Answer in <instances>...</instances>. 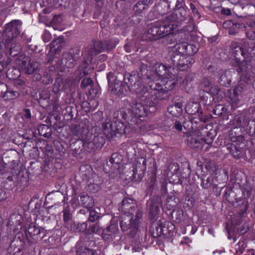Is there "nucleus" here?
Here are the masks:
<instances>
[{
  "mask_svg": "<svg viewBox=\"0 0 255 255\" xmlns=\"http://www.w3.org/2000/svg\"><path fill=\"white\" fill-rule=\"evenodd\" d=\"M39 64L37 62H32L30 61L29 64L26 66L25 68L23 70L24 72L28 74H31L37 70L39 68Z\"/></svg>",
  "mask_w": 255,
  "mask_h": 255,
  "instance_id": "864d4df0",
  "label": "nucleus"
},
{
  "mask_svg": "<svg viewBox=\"0 0 255 255\" xmlns=\"http://www.w3.org/2000/svg\"><path fill=\"white\" fill-rule=\"evenodd\" d=\"M137 208V205L134 199L130 198H125L122 201L119 210L123 213V215H132L133 216Z\"/></svg>",
  "mask_w": 255,
  "mask_h": 255,
  "instance_id": "6ab92c4d",
  "label": "nucleus"
},
{
  "mask_svg": "<svg viewBox=\"0 0 255 255\" xmlns=\"http://www.w3.org/2000/svg\"><path fill=\"white\" fill-rule=\"evenodd\" d=\"M21 46L19 44H12L9 48V54L12 57L18 55L21 51Z\"/></svg>",
  "mask_w": 255,
  "mask_h": 255,
  "instance_id": "e2e57ef3",
  "label": "nucleus"
},
{
  "mask_svg": "<svg viewBox=\"0 0 255 255\" xmlns=\"http://www.w3.org/2000/svg\"><path fill=\"white\" fill-rule=\"evenodd\" d=\"M186 45V42H181L176 44L173 46L170 47V48L171 51H173L177 54L185 56Z\"/></svg>",
  "mask_w": 255,
  "mask_h": 255,
  "instance_id": "de8ad7c7",
  "label": "nucleus"
},
{
  "mask_svg": "<svg viewBox=\"0 0 255 255\" xmlns=\"http://www.w3.org/2000/svg\"><path fill=\"white\" fill-rule=\"evenodd\" d=\"M64 223L70 222L72 220L73 214L71 207L67 204L62 211Z\"/></svg>",
  "mask_w": 255,
  "mask_h": 255,
  "instance_id": "37998d69",
  "label": "nucleus"
},
{
  "mask_svg": "<svg viewBox=\"0 0 255 255\" xmlns=\"http://www.w3.org/2000/svg\"><path fill=\"white\" fill-rule=\"evenodd\" d=\"M82 55L79 47L71 48L68 52L63 53L61 59L57 61V67L61 70L65 68H73Z\"/></svg>",
  "mask_w": 255,
  "mask_h": 255,
  "instance_id": "6e6552de",
  "label": "nucleus"
},
{
  "mask_svg": "<svg viewBox=\"0 0 255 255\" xmlns=\"http://www.w3.org/2000/svg\"><path fill=\"white\" fill-rule=\"evenodd\" d=\"M187 11L184 7L181 5L178 7L175 11L166 17V21L168 23L172 24V22L181 23L182 22L187 20Z\"/></svg>",
  "mask_w": 255,
  "mask_h": 255,
  "instance_id": "2eb2a0df",
  "label": "nucleus"
},
{
  "mask_svg": "<svg viewBox=\"0 0 255 255\" xmlns=\"http://www.w3.org/2000/svg\"><path fill=\"white\" fill-rule=\"evenodd\" d=\"M119 234L118 223L112 220L111 222V224L103 230L102 237L104 240L110 242L117 237H120Z\"/></svg>",
  "mask_w": 255,
  "mask_h": 255,
  "instance_id": "f3484780",
  "label": "nucleus"
},
{
  "mask_svg": "<svg viewBox=\"0 0 255 255\" xmlns=\"http://www.w3.org/2000/svg\"><path fill=\"white\" fill-rule=\"evenodd\" d=\"M129 79L133 82L129 86L130 90L136 92L137 98L149 108L155 107L157 100H168L170 96L169 91L177 84L176 80H168L164 86L157 81H150L147 87L143 84L142 78L137 75Z\"/></svg>",
  "mask_w": 255,
  "mask_h": 255,
  "instance_id": "f03ea898",
  "label": "nucleus"
},
{
  "mask_svg": "<svg viewBox=\"0 0 255 255\" xmlns=\"http://www.w3.org/2000/svg\"><path fill=\"white\" fill-rule=\"evenodd\" d=\"M120 168V164L111 162H107L104 166V171L109 174H117Z\"/></svg>",
  "mask_w": 255,
  "mask_h": 255,
  "instance_id": "ea45409f",
  "label": "nucleus"
},
{
  "mask_svg": "<svg viewBox=\"0 0 255 255\" xmlns=\"http://www.w3.org/2000/svg\"><path fill=\"white\" fill-rule=\"evenodd\" d=\"M176 70L172 66L167 67L165 65L160 63L155 65V71L159 77L168 79V80H175L177 77Z\"/></svg>",
  "mask_w": 255,
  "mask_h": 255,
  "instance_id": "ddd939ff",
  "label": "nucleus"
},
{
  "mask_svg": "<svg viewBox=\"0 0 255 255\" xmlns=\"http://www.w3.org/2000/svg\"><path fill=\"white\" fill-rule=\"evenodd\" d=\"M70 127L72 134L77 137L79 140H83L84 138L86 139V137L88 136V133L90 131L88 126L85 123L81 122L79 124H72Z\"/></svg>",
  "mask_w": 255,
  "mask_h": 255,
  "instance_id": "aec40b11",
  "label": "nucleus"
},
{
  "mask_svg": "<svg viewBox=\"0 0 255 255\" xmlns=\"http://www.w3.org/2000/svg\"><path fill=\"white\" fill-rule=\"evenodd\" d=\"M20 96V93L13 89H8L7 87V91L4 95L3 98H5V100H10L12 99H15Z\"/></svg>",
  "mask_w": 255,
  "mask_h": 255,
  "instance_id": "603ef678",
  "label": "nucleus"
},
{
  "mask_svg": "<svg viewBox=\"0 0 255 255\" xmlns=\"http://www.w3.org/2000/svg\"><path fill=\"white\" fill-rule=\"evenodd\" d=\"M171 216L172 219L178 223L181 222L183 220V212L181 210H173Z\"/></svg>",
  "mask_w": 255,
  "mask_h": 255,
  "instance_id": "0e129e2a",
  "label": "nucleus"
},
{
  "mask_svg": "<svg viewBox=\"0 0 255 255\" xmlns=\"http://www.w3.org/2000/svg\"><path fill=\"white\" fill-rule=\"evenodd\" d=\"M132 180L140 182L144 176L146 170V160L140 157L137 158L135 164L132 166Z\"/></svg>",
  "mask_w": 255,
  "mask_h": 255,
  "instance_id": "f8f14e48",
  "label": "nucleus"
},
{
  "mask_svg": "<svg viewBox=\"0 0 255 255\" xmlns=\"http://www.w3.org/2000/svg\"><path fill=\"white\" fill-rule=\"evenodd\" d=\"M247 247L246 242L244 239H241L235 246V250L237 254H242Z\"/></svg>",
  "mask_w": 255,
  "mask_h": 255,
  "instance_id": "680f3d73",
  "label": "nucleus"
},
{
  "mask_svg": "<svg viewBox=\"0 0 255 255\" xmlns=\"http://www.w3.org/2000/svg\"><path fill=\"white\" fill-rule=\"evenodd\" d=\"M169 228L174 229L175 226L172 223L166 221L162 222L161 230L162 231V235L166 236L168 234L167 229Z\"/></svg>",
  "mask_w": 255,
  "mask_h": 255,
  "instance_id": "69168bd1",
  "label": "nucleus"
},
{
  "mask_svg": "<svg viewBox=\"0 0 255 255\" xmlns=\"http://www.w3.org/2000/svg\"><path fill=\"white\" fill-rule=\"evenodd\" d=\"M77 255H94L96 251L83 246V242L81 239L75 246Z\"/></svg>",
  "mask_w": 255,
  "mask_h": 255,
  "instance_id": "b1692460",
  "label": "nucleus"
},
{
  "mask_svg": "<svg viewBox=\"0 0 255 255\" xmlns=\"http://www.w3.org/2000/svg\"><path fill=\"white\" fill-rule=\"evenodd\" d=\"M230 48L235 57L232 66L239 76L238 84L235 87L234 95L230 97L231 104L234 107L239 103L240 97L246 95L249 92L252 80L255 78V64L253 61L255 45L244 42L240 45L233 41Z\"/></svg>",
  "mask_w": 255,
  "mask_h": 255,
  "instance_id": "f257e3e1",
  "label": "nucleus"
},
{
  "mask_svg": "<svg viewBox=\"0 0 255 255\" xmlns=\"http://www.w3.org/2000/svg\"><path fill=\"white\" fill-rule=\"evenodd\" d=\"M202 140L203 141V144L205 143L208 145L211 144L213 143L214 136L212 133L208 130V133H206L204 136H201Z\"/></svg>",
  "mask_w": 255,
  "mask_h": 255,
  "instance_id": "338daca9",
  "label": "nucleus"
},
{
  "mask_svg": "<svg viewBox=\"0 0 255 255\" xmlns=\"http://www.w3.org/2000/svg\"><path fill=\"white\" fill-rule=\"evenodd\" d=\"M53 76L52 73H49L48 71H44L42 78V83L46 85H49L53 81Z\"/></svg>",
  "mask_w": 255,
  "mask_h": 255,
  "instance_id": "bf43d9fd",
  "label": "nucleus"
},
{
  "mask_svg": "<svg viewBox=\"0 0 255 255\" xmlns=\"http://www.w3.org/2000/svg\"><path fill=\"white\" fill-rule=\"evenodd\" d=\"M52 87V93L54 95L55 102H58L59 101V98L60 96L61 92L64 89L63 78L60 76L56 78Z\"/></svg>",
  "mask_w": 255,
  "mask_h": 255,
  "instance_id": "5701e85b",
  "label": "nucleus"
},
{
  "mask_svg": "<svg viewBox=\"0 0 255 255\" xmlns=\"http://www.w3.org/2000/svg\"><path fill=\"white\" fill-rule=\"evenodd\" d=\"M39 134L41 136L48 138L51 136L52 130L51 128L46 125H41L38 128Z\"/></svg>",
  "mask_w": 255,
  "mask_h": 255,
  "instance_id": "c03bdc74",
  "label": "nucleus"
},
{
  "mask_svg": "<svg viewBox=\"0 0 255 255\" xmlns=\"http://www.w3.org/2000/svg\"><path fill=\"white\" fill-rule=\"evenodd\" d=\"M139 70L141 76L144 79L148 80H152L153 79L154 75L152 74V71L148 69L147 65L141 64L140 66Z\"/></svg>",
  "mask_w": 255,
  "mask_h": 255,
  "instance_id": "58836bf2",
  "label": "nucleus"
},
{
  "mask_svg": "<svg viewBox=\"0 0 255 255\" xmlns=\"http://www.w3.org/2000/svg\"><path fill=\"white\" fill-rule=\"evenodd\" d=\"M30 61V60L29 57L20 55L17 58V64L20 68L23 70L26 66L29 64Z\"/></svg>",
  "mask_w": 255,
  "mask_h": 255,
  "instance_id": "6e6d98bb",
  "label": "nucleus"
},
{
  "mask_svg": "<svg viewBox=\"0 0 255 255\" xmlns=\"http://www.w3.org/2000/svg\"><path fill=\"white\" fill-rule=\"evenodd\" d=\"M13 71L14 72V74H15V72H17V74L19 73V71L17 69H14ZM7 76L9 77L10 79H12L13 80L15 79L14 81V87L16 88L17 89H19L20 87H21L25 83L24 81L20 79H17V77L19 76V75L17 74V76L16 77H9V76L10 75V72L9 70H8L7 72Z\"/></svg>",
  "mask_w": 255,
  "mask_h": 255,
  "instance_id": "8fccbe9b",
  "label": "nucleus"
},
{
  "mask_svg": "<svg viewBox=\"0 0 255 255\" xmlns=\"http://www.w3.org/2000/svg\"><path fill=\"white\" fill-rule=\"evenodd\" d=\"M192 62L193 59L190 57L182 55L178 64L175 68L176 73H177L178 70L180 71L186 70L192 64Z\"/></svg>",
  "mask_w": 255,
  "mask_h": 255,
  "instance_id": "c85d7f7f",
  "label": "nucleus"
},
{
  "mask_svg": "<svg viewBox=\"0 0 255 255\" xmlns=\"http://www.w3.org/2000/svg\"><path fill=\"white\" fill-rule=\"evenodd\" d=\"M182 56V55H180L179 54H177L173 51L170 50V52L169 53V56L168 58V61L171 64V65H169V66H172L175 68L176 65L178 64V63L179 62V61L180 60Z\"/></svg>",
  "mask_w": 255,
  "mask_h": 255,
  "instance_id": "a19ab883",
  "label": "nucleus"
},
{
  "mask_svg": "<svg viewBox=\"0 0 255 255\" xmlns=\"http://www.w3.org/2000/svg\"><path fill=\"white\" fill-rule=\"evenodd\" d=\"M183 105L181 103H176L168 107L167 111L168 113L174 117H179L183 112Z\"/></svg>",
  "mask_w": 255,
  "mask_h": 255,
  "instance_id": "f704fd0d",
  "label": "nucleus"
},
{
  "mask_svg": "<svg viewBox=\"0 0 255 255\" xmlns=\"http://www.w3.org/2000/svg\"><path fill=\"white\" fill-rule=\"evenodd\" d=\"M179 202V199L175 196L168 197L166 201V208L169 210H174Z\"/></svg>",
  "mask_w": 255,
  "mask_h": 255,
  "instance_id": "a18cd8bd",
  "label": "nucleus"
},
{
  "mask_svg": "<svg viewBox=\"0 0 255 255\" xmlns=\"http://www.w3.org/2000/svg\"><path fill=\"white\" fill-rule=\"evenodd\" d=\"M132 123L129 120L126 110H121L115 112L113 114V120L107 119L103 123L102 128L105 135L109 139L114 137L129 134L131 128H134Z\"/></svg>",
  "mask_w": 255,
  "mask_h": 255,
  "instance_id": "7ed1b4c3",
  "label": "nucleus"
},
{
  "mask_svg": "<svg viewBox=\"0 0 255 255\" xmlns=\"http://www.w3.org/2000/svg\"><path fill=\"white\" fill-rule=\"evenodd\" d=\"M230 138L233 143L227 144V150L234 158L239 159L242 157L246 153V146L247 143L245 137L242 135L235 136L232 133L230 135Z\"/></svg>",
  "mask_w": 255,
  "mask_h": 255,
  "instance_id": "0eeeda50",
  "label": "nucleus"
},
{
  "mask_svg": "<svg viewBox=\"0 0 255 255\" xmlns=\"http://www.w3.org/2000/svg\"><path fill=\"white\" fill-rule=\"evenodd\" d=\"M179 4L178 0H164L161 3L162 6L166 7L163 13H168L172 10H175L178 7Z\"/></svg>",
  "mask_w": 255,
  "mask_h": 255,
  "instance_id": "e433bc0d",
  "label": "nucleus"
},
{
  "mask_svg": "<svg viewBox=\"0 0 255 255\" xmlns=\"http://www.w3.org/2000/svg\"><path fill=\"white\" fill-rule=\"evenodd\" d=\"M123 160V157L119 153L115 152L112 154L109 162L120 164Z\"/></svg>",
  "mask_w": 255,
  "mask_h": 255,
  "instance_id": "774afa93",
  "label": "nucleus"
},
{
  "mask_svg": "<svg viewBox=\"0 0 255 255\" xmlns=\"http://www.w3.org/2000/svg\"><path fill=\"white\" fill-rule=\"evenodd\" d=\"M80 202L82 206L87 209H91L94 206V201L92 197L86 193H83L80 195Z\"/></svg>",
  "mask_w": 255,
  "mask_h": 255,
  "instance_id": "c9c22d12",
  "label": "nucleus"
},
{
  "mask_svg": "<svg viewBox=\"0 0 255 255\" xmlns=\"http://www.w3.org/2000/svg\"><path fill=\"white\" fill-rule=\"evenodd\" d=\"M92 60L89 61V55H88L87 59H85L82 63L79 66V68L81 70V74L83 73V75H87L89 74L88 66L89 63Z\"/></svg>",
  "mask_w": 255,
  "mask_h": 255,
  "instance_id": "13d9d810",
  "label": "nucleus"
},
{
  "mask_svg": "<svg viewBox=\"0 0 255 255\" xmlns=\"http://www.w3.org/2000/svg\"><path fill=\"white\" fill-rule=\"evenodd\" d=\"M195 130L188 136L187 138V144L191 148L197 150L202 149L203 148V141L201 136H204L208 132L207 125L204 127H191Z\"/></svg>",
  "mask_w": 255,
  "mask_h": 255,
  "instance_id": "9d476101",
  "label": "nucleus"
},
{
  "mask_svg": "<svg viewBox=\"0 0 255 255\" xmlns=\"http://www.w3.org/2000/svg\"><path fill=\"white\" fill-rule=\"evenodd\" d=\"M74 114H77L76 108L72 106H67L64 113V118L68 121L71 120L74 118Z\"/></svg>",
  "mask_w": 255,
  "mask_h": 255,
  "instance_id": "09e8293b",
  "label": "nucleus"
},
{
  "mask_svg": "<svg viewBox=\"0 0 255 255\" xmlns=\"http://www.w3.org/2000/svg\"><path fill=\"white\" fill-rule=\"evenodd\" d=\"M103 41H94L93 45L88 47L85 52L89 55V61L92 60L93 56L105 51Z\"/></svg>",
  "mask_w": 255,
  "mask_h": 255,
  "instance_id": "412c9836",
  "label": "nucleus"
},
{
  "mask_svg": "<svg viewBox=\"0 0 255 255\" xmlns=\"http://www.w3.org/2000/svg\"><path fill=\"white\" fill-rule=\"evenodd\" d=\"M248 208V201L245 200L243 201L241 205V209L237 214V219L234 218L232 220V223L235 224V225L240 224L242 222V219L244 214L246 213Z\"/></svg>",
  "mask_w": 255,
  "mask_h": 255,
  "instance_id": "72a5a7b5",
  "label": "nucleus"
},
{
  "mask_svg": "<svg viewBox=\"0 0 255 255\" xmlns=\"http://www.w3.org/2000/svg\"><path fill=\"white\" fill-rule=\"evenodd\" d=\"M20 232L17 233L14 240L11 241L9 247L8 249L10 255H16L17 253L21 252L22 248L24 243V239L25 236L22 233L23 231L21 230Z\"/></svg>",
  "mask_w": 255,
  "mask_h": 255,
  "instance_id": "dca6fc26",
  "label": "nucleus"
},
{
  "mask_svg": "<svg viewBox=\"0 0 255 255\" xmlns=\"http://www.w3.org/2000/svg\"><path fill=\"white\" fill-rule=\"evenodd\" d=\"M147 204L149 206V218L150 220H154L160 211V199L157 198L155 200H151L147 202Z\"/></svg>",
  "mask_w": 255,
  "mask_h": 255,
  "instance_id": "4be33fe9",
  "label": "nucleus"
},
{
  "mask_svg": "<svg viewBox=\"0 0 255 255\" xmlns=\"http://www.w3.org/2000/svg\"><path fill=\"white\" fill-rule=\"evenodd\" d=\"M145 9H146V7L143 5V3L140 2V1L135 3L133 7V11L135 14L137 15H142Z\"/></svg>",
  "mask_w": 255,
  "mask_h": 255,
  "instance_id": "052dcab7",
  "label": "nucleus"
},
{
  "mask_svg": "<svg viewBox=\"0 0 255 255\" xmlns=\"http://www.w3.org/2000/svg\"><path fill=\"white\" fill-rule=\"evenodd\" d=\"M231 72L230 70H225L221 73L218 83L221 86L228 87L231 85Z\"/></svg>",
  "mask_w": 255,
  "mask_h": 255,
  "instance_id": "2f4dec72",
  "label": "nucleus"
},
{
  "mask_svg": "<svg viewBox=\"0 0 255 255\" xmlns=\"http://www.w3.org/2000/svg\"><path fill=\"white\" fill-rule=\"evenodd\" d=\"M162 226V221H158L156 223H153L151 224L150 232L152 237L154 238H158L162 235V230H161Z\"/></svg>",
  "mask_w": 255,
  "mask_h": 255,
  "instance_id": "4c0bfd02",
  "label": "nucleus"
},
{
  "mask_svg": "<svg viewBox=\"0 0 255 255\" xmlns=\"http://www.w3.org/2000/svg\"><path fill=\"white\" fill-rule=\"evenodd\" d=\"M185 110L188 114L191 115H198L202 113L201 105L197 102H189L186 106Z\"/></svg>",
  "mask_w": 255,
  "mask_h": 255,
  "instance_id": "bb28decb",
  "label": "nucleus"
},
{
  "mask_svg": "<svg viewBox=\"0 0 255 255\" xmlns=\"http://www.w3.org/2000/svg\"><path fill=\"white\" fill-rule=\"evenodd\" d=\"M64 195L60 191H52L46 195L44 205L46 206V209H50L53 206L62 202L64 200Z\"/></svg>",
  "mask_w": 255,
  "mask_h": 255,
  "instance_id": "a211bd4d",
  "label": "nucleus"
},
{
  "mask_svg": "<svg viewBox=\"0 0 255 255\" xmlns=\"http://www.w3.org/2000/svg\"><path fill=\"white\" fill-rule=\"evenodd\" d=\"M70 148L75 155L80 154L84 150V142L81 140H71L70 144Z\"/></svg>",
  "mask_w": 255,
  "mask_h": 255,
  "instance_id": "473e14b6",
  "label": "nucleus"
},
{
  "mask_svg": "<svg viewBox=\"0 0 255 255\" xmlns=\"http://www.w3.org/2000/svg\"><path fill=\"white\" fill-rule=\"evenodd\" d=\"M185 55L193 56L197 52L199 49L195 44L186 42Z\"/></svg>",
  "mask_w": 255,
  "mask_h": 255,
  "instance_id": "5fc2aeb1",
  "label": "nucleus"
},
{
  "mask_svg": "<svg viewBox=\"0 0 255 255\" xmlns=\"http://www.w3.org/2000/svg\"><path fill=\"white\" fill-rule=\"evenodd\" d=\"M105 51L109 52L114 49L118 43V41L115 39H110L103 41Z\"/></svg>",
  "mask_w": 255,
  "mask_h": 255,
  "instance_id": "49530a36",
  "label": "nucleus"
},
{
  "mask_svg": "<svg viewBox=\"0 0 255 255\" xmlns=\"http://www.w3.org/2000/svg\"><path fill=\"white\" fill-rule=\"evenodd\" d=\"M104 132L95 131L93 133V143H86V151L88 152L95 151L101 149L105 143Z\"/></svg>",
  "mask_w": 255,
  "mask_h": 255,
  "instance_id": "4468645a",
  "label": "nucleus"
},
{
  "mask_svg": "<svg viewBox=\"0 0 255 255\" xmlns=\"http://www.w3.org/2000/svg\"><path fill=\"white\" fill-rule=\"evenodd\" d=\"M99 208L90 209L87 221L92 223L98 221L102 217L101 214L99 212Z\"/></svg>",
  "mask_w": 255,
  "mask_h": 255,
  "instance_id": "79ce46f5",
  "label": "nucleus"
},
{
  "mask_svg": "<svg viewBox=\"0 0 255 255\" xmlns=\"http://www.w3.org/2000/svg\"><path fill=\"white\" fill-rule=\"evenodd\" d=\"M20 229L24 232L25 238L30 245L35 244L41 241L45 235L44 229L37 226L34 223H31L28 228L21 226Z\"/></svg>",
  "mask_w": 255,
  "mask_h": 255,
  "instance_id": "1a4fd4ad",
  "label": "nucleus"
},
{
  "mask_svg": "<svg viewBox=\"0 0 255 255\" xmlns=\"http://www.w3.org/2000/svg\"><path fill=\"white\" fill-rule=\"evenodd\" d=\"M214 177L211 175L208 176L202 175L201 177V187L205 189H208L209 188H212L213 190L216 189L218 185L214 183Z\"/></svg>",
  "mask_w": 255,
  "mask_h": 255,
  "instance_id": "cd10ccee",
  "label": "nucleus"
},
{
  "mask_svg": "<svg viewBox=\"0 0 255 255\" xmlns=\"http://www.w3.org/2000/svg\"><path fill=\"white\" fill-rule=\"evenodd\" d=\"M228 113V109L221 104L216 105L213 110V113L218 116L225 115Z\"/></svg>",
  "mask_w": 255,
  "mask_h": 255,
  "instance_id": "3c124183",
  "label": "nucleus"
},
{
  "mask_svg": "<svg viewBox=\"0 0 255 255\" xmlns=\"http://www.w3.org/2000/svg\"><path fill=\"white\" fill-rule=\"evenodd\" d=\"M240 126L245 128L246 131L251 136L255 137V120H248L244 118L243 123Z\"/></svg>",
  "mask_w": 255,
  "mask_h": 255,
  "instance_id": "7c9ffc66",
  "label": "nucleus"
},
{
  "mask_svg": "<svg viewBox=\"0 0 255 255\" xmlns=\"http://www.w3.org/2000/svg\"><path fill=\"white\" fill-rule=\"evenodd\" d=\"M64 38L63 36H59L57 38L53 40L48 45L49 50H51L55 53L58 54L62 49L64 45Z\"/></svg>",
  "mask_w": 255,
  "mask_h": 255,
  "instance_id": "a878e982",
  "label": "nucleus"
},
{
  "mask_svg": "<svg viewBox=\"0 0 255 255\" xmlns=\"http://www.w3.org/2000/svg\"><path fill=\"white\" fill-rule=\"evenodd\" d=\"M138 223L133 220V216L123 215L120 220V225L123 232H128L127 234L129 237H133L137 233Z\"/></svg>",
  "mask_w": 255,
  "mask_h": 255,
  "instance_id": "9b49d317",
  "label": "nucleus"
},
{
  "mask_svg": "<svg viewBox=\"0 0 255 255\" xmlns=\"http://www.w3.org/2000/svg\"><path fill=\"white\" fill-rule=\"evenodd\" d=\"M201 99L204 105H209L214 101V98L210 93L203 92Z\"/></svg>",
  "mask_w": 255,
  "mask_h": 255,
  "instance_id": "4d7b16f0",
  "label": "nucleus"
},
{
  "mask_svg": "<svg viewBox=\"0 0 255 255\" xmlns=\"http://www.w3.org/2000/svg\"><path fill=\"white\" fill-rule=\"evenodd\" d=\"M242 192L245 198H249L253 192H255V182L253 179L247 180L242 188Z\"/></svg>",
  "mask_w": 255,
  "mask_h": 255,
  "instance_id": "393cba45",
  "label": "nucleus"
},
{
  "mask_svg": "<svg viewBox=\"0 0 255 255\" xmlns=\"http://www.w3.org/2000/svg\"><path fill=\"white\" fill-rule=\"evenodd\" d=\"M174 24L159 20L151 24L147 29L141 34L142 41H154L168 35L174 29Z\"/></svg>",
  "mask_w": 255,
  "mask_h": 255,
  "instance_id": "39448f33",
  "label": "nucleus"
},
{
  "mask_svg": "<svg viewBox=\"0 0 255 255\" xmlns=\"http://www.w3.org/2000/svg\"><path fill=\"white\" fill-rule=\"evenodd\" d=\"M134 75L140 76L139 73L137 71H132L130 74H126L125 69L123 67L120 68L119 71L117 69L114 73L109 72L107 75V79L112 93L119 96L124 94L126 91V84L130 92L136 94V92H132L129 87L130 84L133 83L130 82L129 79Z\"/></svg>",
  "mask_w": 255,
  "mask_h": 255,
  "instance_id": "20e7f679",
  "label": "nucleus"
},
{
  "mask_svg": "<svg viewBox=\"0 0 255 255\" xmlns=\"http://www.w3.org/2000/svg\"><path fill=\"white\" fill-rule=\"evenodd\" d=\"M223 26L226 28H229V33L234 35L236 33V29L244 28L245 24L243 23H238L232 20H228L223 23Z\"/></svg>",
  "mask_w": 255,
  "mask_h": 255,
  "instance_id": "c756f323",
  "label": "nucleus"
},
{
  "mask_svg": "<svg viewBox=\"0 0 255 255\" xmlns=\"http://www.w3.org/2000/svg\"><path fill=\"white\" fill-rule=\"evenodd\" d=\"M124 104L127 107L128 115L129 117V120L133 124L136 125L138 120L141 118H145L148 113L147 109L141 103L137 102L135 100L129 101L125 99Z\"/></svg>",
  "mask_w": 255,
  "mask_h": 255,
  "instance_id": "423d86ee",
  "label": "nucleus"
}]
</instances>
